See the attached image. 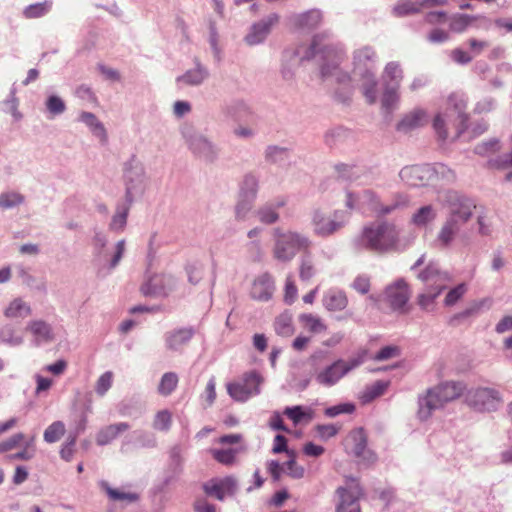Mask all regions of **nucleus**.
<instances>
[{"instance_id": "obj_1", "label": "nucleus", "mask_w": 512, "mask_h": 512, "mask_svg": "<svg viewBox=\"0 0 512 512\" xmlns=\"http://www.w3.org/2000/svg\"><path fill=\"white\" fill-rule=\"evenodd\" d=\"M360 243L376 253L396 251L400 246L399 229L394 223L387 221L370 223L363 228Z\"/></svg>"}, {"instance_id": "obj_2", "label": "nucleus", "mask_w": 512, "mask_h": 512, "mask_svg": "<svg viewBox=\"0 0 512 512\" xmlns=\"http://www.w3.org/2000/svg\"><path fill=\"white\" fill-rule=\"evenodd\" d=\"M464 389L465 387L462 383L453 381L444 382L429 389L426 395L419 399V418L426 420L430 417L433 410L460 397Z\"/></svg>"}, {"instance_id": "obj_3", "label": "nucleus", "mask_w": 512, "mask_h": 512, "mask_svg": "<svg viewBox=\"0 0 512 512\" xmlns=\"http://www.w3.org/2000/svg\"><path fill=\"white\" fill-rule=\"evenodd\" d=\"M419 278L426 284L428 290L418 296V305L424 310H432L437 297L451 282V277L448 272L441 271L437 265L429 264L419 274Z\"/></svg>"}, {"instance_id": "obj_4", "label": "nucleus", "mask_w": 512, "mask_h": 512, "mask_svg": "<svg viewBox=\"0 0 512 512\" xmlns=\"http://www.w3.org/2000/svg\"><path fill=\"white\" fill-rule=\"evenodd\" d=\"M448 107L444 113L438 114L433 120V128L441 140L448 138L446 124H450L455 129V137H459L467 127L468 116L465 113V103L463 101L454 102L453 97L449 98Z\"/></svg>"}, {"instance_id": "obj_5", "label": "nucleus", "mask_w": 512, "mask_h": 512, "mask_svg": "<svg viewBox=\"0 0 512 512\" xmlns=\"http://www.w3.org/2000/svg\"><path fill=\"white\" fill-rule=\"evenodd\" d=\"M348 220L349 213L344 210H335L330 214L316 210L312 218L313 231L320 237H329L344 228Z\"/></svg>"}, {"instance_id": "obj_6", "label": "nucleus", "mask_w": 512, "mask_h": 512, "mask_svg": "<svg viewBox=\"0 0 512 512\" xmlns=\"http://www.w3.org/2000/svg\"><path fill=\"white\" fill-rule=\"evenodd\" d=\"M335 493L338 498L335 512H362L359 500L363 496V489L357 479L348 478Z\"/></svg>"}, {"instance_id": "obj_7", "label": "nucleus", "mask_w": 512, "mask_h": 512, "mask_svg": "<svg viewBox=\"0 0 512 512\" xmlns=\"http://www.w3.org/2000/svg\"><path fill=\"white\" fill-rule=\"evenodd\" d=\"M310 246L308 238L295 233L286 232L277 234L274 256L281 261L291 260L298 251Z\"/></svg>"}, {"instance_id": "obj_8", "label": "nucleus", "mask_w": 512, "mask_h": 512, "mask_svg": "<svg viewBox=\"0 0 512 512\" xmlns=\"http://www.w3.org/2000/svg\"><path fill=\"white\" fill-rule=\"evenodd\" d=\"M264 379L255 370L243 374L241 381L228 383L226 388L228 394L236 401L244 402L251 396L260 393V385Z\"/></svg>"}, {"instance_id": "obj_9", "label": "nucleus", "mask_w": 512, "mask_h": 512, "mask_svg": "<svg viewBox=\"0 0 512 512\" xmlns=\"http://www.w3.org/2000/svg\"><path fill=\"white\" fill-rule=\"evenodd\" d=\"M445 166L438 165L435 168L430 166L405 167L400 172V177L410 186L426 185L434 173H444Z\"/></svg>"}, {"instance_id": "obj_10", "label": "nucleus", "mask_w": 512, "mask_h": 512, "mask_svg": "<svg viewBox=\"0 0 512 512\" xmlns=\"http://www.w3.org/2000/svg\"><path fill=\"white\" fill-rule=\"evenodd\" d=\"M202 488L207 496L222 501L225 497L234 495L236 491V480L232 476L212 478L205 482Z\"/></svg>"}, {"instance_id": "obj_11", "label": "nucleus", "mask_w": 512, "mask_h": 512, "mask_svg": "<svg viewBox=\"0 0 512 512\" xmlns=\"http://www.w3.org/2000/svg\"><path fill=\"white\" fill-rule=\"evenodd\" d=\"M258 190V181L255 176L249 174L244 177L240 191V199L236 206V214L238 217H244L252 208Z\"/></svg>"}, {"instance_id": "obj_12", "label": "nucleus", "mask_w": 512, "mask_h": 512, "mask_svg": "<svg viewBox=\"0 0 512 512\" xmlns=\"http://www.w3.org/2000/svg\"><path fill=\"white\" fill-rule=\"evenodd\" d=\"M409 298V287L403 280L396 281L385 290V301L392 310L404 312Z\"/></svg>"}, {"instance_id": "obj_13", "label": "nucleus", "mask_w": 512, "mask_h": 512, "mask_svg": "<svg viewBox=\"0 0 512 512\" xmlns=\"http://www.w3.org/2000/svg\"><path fill=\"white\" fill-rule=\"evenodd\" d=\"M322 53L324 54V59L327 62L323 64L321 67L322 76H336L337 81L339 82L350 81L349 75L341 73L338 70V66L342 59L341 51L337 50L334 47H325Z\"/></svg>"}, {"instance_id": "obj_14", "label": "nucleus", "mask_w": 512, "mask_h": 512, "mask_svg": "<svg viewBox=\"0 0 512 512\" xmlns=\"http://www.w3.org/2000/svg\"><path fill=\"white\" fill-rule=\"evenodd\" d=\"M475 208L476 205L471 199L457 195L456 193L449 196L450 218L465 223L471 218Z\"/></svg>"}, {"instance_id": "obj_15", "label": "nucleus", "mask_w": 512, "mask_h": 512, "mask_svg": "<svg viewBox=\"0 0 512 512\" xmlns=\"http://www.w3.org/2000/svg\"><path fill=\"white\" fill-rule=\"evenodd\" d=\"M353 365L343 360H338L325 368L316 375V381L323 386L330 387L335 385L345 374H347Z\"/></svg>"}, {"instance_id": "obj_16", "label": "nucleus", "mask_w": 512, "mask_h": 512, "mask_svg": "<svg viewBox=\"0 0 512 512\" xmlns=\"http://www.w3.org/2000/svg\"><path fill=\"white\" fill-rule=\"evenodd\" d=\"M498 400V392L488 388L471 390L466 396L467 403L477 410H490Z\"/></svg>"}, {"instance_id": "obj_17", "label": "nucleus", "mask_w": 512, "mask_h": 512, "mask_svg": "<svg viewBox=\"0 0 512 512\" xmlns=\"http://www.w3.org/2000/svg\"><path fill=\"white\" fill-rule=\"evenodd\" d=\"M279 15L276 13L270 14L262 21L252 26L251 32L245 37L249 45H256L261 43L270 33L271 28L279 22Z\"/></svg>"}, {"instance_id": "obj_18", "label": "nucleus", "mask_w": 512, "mask_h": 512, "mask_svg": "<svg viewBox=\"0 0 512 512\" xmlns=\"http://www.w3.org/2000/svg\"><path fill=\"white\" fill-rule=\"evenodd\" d=\"M429 121V117L423 109H414L410 113L406 114L402 120L397 124V130L400 132L407 133L416 128H420L426 125Z\"/></svg>"}, {"instance_id": "obj_19", "label": "nucleus", "mask_w": 512, "mask_h": 512, "mask_svg": "<svg viewBox=\"0 0 512 512\" xmlns=\"http://www.w3.org/2000/svg\"><path fill=\"white\" fill-rule=\"evenodd\" d=\"M273 291V279L269 274L265 273L253 282L251 296L256 300L266 301L271 298Z\"/></svg>"}, {"instance_id": "obj_20", "label": "nucleus", "mask_w": 512, "mask_h": 512, "mask_svg": "<svg viewBox=\"0 0 512 512\" xmlns=\"http://www.w3.org/2000/svg\"><path fill=\"white\" fill-rule=\"evenodd\" d=\"M322 303L330 312L343 311L348 306V297L342 290L330 289L324 294Z\"/></svg>"}, {"instance_id": "obj_21", "label": "nucleus", "mask_w": 512, "mask_h": 512, "mask_svg": "<svg viewBox=\"0 0 512 512\" xmlns=\"http://www.w3.org/2000/svg\"><path fill=\"white\" fill-rule=\"evenodd\" d=\"M194 335L192 328H182L166 335L167 347L171 350H180L183 346L187 345Z\"/></svg>"}, {"instance_id": "obj_22", "label": "nucleus", "mask_w": 512, "mask_h": 512, "mask_svg": "<svg viewBox=\"0 0 512 512\" xmlns=\"http://www.w3.org/2000/svg\"><path fill=\"white\" fill-rule=\"evenodd\" d=\"M129 429V425L127 423L121 422L116 424L108 425L102 428L96 436V443L100 446L107 445L111 441H113L117 436L125 432Z\"/></svg>"}, {"instance_id": "obj_23", "label": "nucleus", "mask_w": 512, "mask_h": 512, "mask_svg": "<svg viewBox=\"0 0 512 512\" xmlns=\"http://www.w3.org/2000/svg\"><path fill=\"white\" fill-rule=\"evenodd\" d=\"M460 226L454 218H449L441 227L437 241L442 247H447L459 232Z\"/></svg>"}, {"instance_id": "obj_24", "label": "nucleus", "mask_w": 512, "mask_h": 512, "mask_svg": "<svg viewBox=\"0 0 512 512\" xmlns=\"http://www.w3.org/2000/svg\"><path fill=\"white\" fill-rule=\"evenodd\" d=\"M27 330L33 334L37 342H48L53 339L52 328L45 321H31L27 326Z\"/></svg>"}, {"instance_id": "obj_25", "label": "nucleus", "mask_w": 512, "mask_h": 512, "mask_svg": "<svg viewBox=\"0 0 512 512\" xmlns=\"http://www.w3.org/2000/svg\"><path fill=\"white\" fill-rule=\"evenodd\" d=\"M31 307L21 298L12 300L4 310V315L10 319L25 318L31 315Z\"/></svg>"}, {"instance_id": "obj_26", "label": "nucleus", "mask_w": 512, "mask_h": 512, "mask_svg": "<svg viewBox=\"0 0 512 512\" xmlns=\"http://www.w3.org/2000/svg\"><path fill=\"white\" fill-rule=\"evenodd\" d=\"M510 151L504 155L490 159L488 162L489 167L498 170H510L505 176L507 181L512 180V134L509 138Z\"/></svg>"}, {"instance_id": "obj_27", "label": "nucleus", "mask_w": 512, "mask_h": 512, "mask_svg": "<svg viewBox=\"0 0 512 512\" xmlns=\"http://www.w3.org/2000/svg\"><path fill=\"white\" fill-rule=\"evenodd\" d=\"M437 213L432 205L420 207L411 217V223L417 227H425L436 219Z\"/></svg>"}, {"instance_id": "obj_28", "label": "nucleus", "mask_w": 512, "mask_h": 512, "mask_svg": "<svg viewBox=\"0 0 512 512\" xmlns=\"http://www.w3.org/2000/svg\"><path fill=\"white\" fill-rule=\"evenodd\" d=\"M322 21V14L319 10L313 9L295 17L294 24L298 28H316Z\"/></svg>"}, {"instance_id": "obj_29", "label": "nucleus", "mask_w": 512, "mask_h": 512, "mask_svg": "<svg viewBox=\"0 0 512 512\" xmlns=\"http://www.w3.org/2000/svg\"><path fill=\"white\" fill-rule=\"evenodd\" d=\"M80 120L84 122L92 131V133L97 136L102 143L107 142V132L103 124L97 119V117L90 112H83L80 115Z\"/></svg>"}, {"instance_id": "obj_30", "label": "nucleus", "mask_w": 512, "mask_h": 512, "mask_svg": "<svg viewBox=\"0 0 512 512\" xmlns=\"http://www.w3.org/2000/svg\"><path fill=\"white\" fill-rule=\"evenodd\" d=\"M298 320L302 327L311 333H321L326 331L327 326L323 320L312 313L300 314Z\"/></svg>"}, {"instance_id": "obj_31", "label": "nucleus", "mask_w": 512, "mask_h": 512, "mask_svg": "<svg viewBox=\"0 0 512 512\" xmlns=\"http://www.w3.org/2000/svg\"><path fill=\"white\" fill-rule=\"evenodd\" d=\"M165 276L155 275L148 282L141 286V292L145 296L166 295L167 291L164 287Z\"/></svg>"}, {"instance_id": "obj_32", "label": "nucleus", "mask_w": 512, "mask_h": 512, "mask_svg": "<svg viewBox=\"0 0 512 512\" xmlns=\"http://www.w3.org/2000/svg\"><path fill=\"white\" fill-rule=\"evenodd\" d=\"M349 441L352 443V452L355 456L361 457L364 455L367 446V436L363 428H357L350 432Z\"/></svg>"}, {"instance_id": "obj_33", "label": "nucleus", "mask_w": 512, "mask_h": 512, "mask_svg": "<svg viewBox=\"0 0 512 512\" xmlns=\"http://www.w3.org/2000/svg\"><path fill=\"white\" fill-rule=\"evenodd\" d=\"M99 485L112 501L134 502L138 499L137 494L114 489L106 481H101Z\"/></svg>"}, {"instance_id": "obj_34", "label": "nucleus", "mask_w": 512, "mask_h": 512, "mask_svg": "<svg viewBox=\"0 0 512 512\" xmlns=\"http://www.w3.org/2000/svg\"><path fill=\"white\" fill-rule=\"evenodd\" d=\"M179 382L178 376L174 372H166L160 379L158 385V393L162 396L170 395L177 387Z\"/></svg>"}, {"instance_id": "obj_35", "label": "nucleus", "mask_w": 512, "mask_h": 512, "mask_svg": "<svg viewBox=\"0 0 512 512\" xmlns=\"http://www.w3.org/2000/svg\"><path fill=\"white\" fill-rule=\"evenodd\" d=\"M238 453L239 449L236 448L210 450V454L212 455L213 459H215L218 463L226 466H230L235 463Z\"/></svg>"}, {"instance_id": "obj_36", "label": "nucleus", "mask_w": 512, "mask_h": 512, "mask_svg": "<svg viewBox=\"0 0 512 512\" xmlns=\"http://www.w3.org/2000/svg\"><path fill=\"white\" fill-rule=\"evenodd\" d=\"M34 437H32L26 444L23 449L17 453L9 454L6 456L7 461H29L34 458L36 454V446L34 444Z\"/></svg>"}, {"instance_id": "obj_37", "label": "nucleus", "mask_w": 512, "mask_h": 512, "mask_svg": "<svg viewBox=\"0 0 512 512\" xmlns=\"http://www.w3.org/2000/svg\"><path fill=\"white\" fill-rule=\"evenodd\" d=\"M275 331L278 335L289 337L294 333L292 317L288 314H281L274 323Z\"/></svg>"}, {"instance_id": "obj_38", "label": "nucleus", "mask_w": 512, "mask_h": 512, "mask_svg": "<svg viewBox=\"0 0 512 512\" xmlns=\"http://www.w3.org/2000/svg\"><path fill=\"white\" fill-rule=\"evenodd\" d=\"M66 428L62 421H55L44 431L43 438L47 443H55L65 434Z\"/></svg>"}, {"instance_id": "obj_39", "label": "nucleus", "mask_w": 512, "mask_h": 512, "mask_svg": "<svg viewBox=\"0 0 512 512\" xmlns=\"http://www.w3.org/2000/svg\"><path fill=\"white\" fill-rule=\"evenodd\" d=\"M419 11L420 5L418 3V0L416 2H412L410 0L401 1L393 7V14L396 17L413 15L418 13Z\"/></svg>"}, {"instance_id": "obj_40", "label": "nucleus", "mask_w": 512, "mask_h": 512, "mask_svg": "<svg viewBox=\"0 0 512 512\" xmlns=\"http://www.w3.org/2000/svg\"><path fill=\"white\" fill-rule=\"evenodd\" d=\"M284 415L291 419L294 424H298L303 420L308 422L312 419V412L304 410L301 406L287 407L284 410Z\"/></svg>"}, {"instance_id": "obj_41", "label": "nucleus", "mask_w": 512, "mask_h": 512, "mask_svg": "<svg viewBox=\"0 0 512 512\" xmlns=\"http://www.w3.org/2000/svg\"><path fill=\"white\" fill-rule=\"evenodd\" d=\"M206 76L207 72L200 66H197V68L187 71L183 76L179 77L177 81H183L188 85H198L203 82Z\"/></svg>"}, {"instance_id": "obj_42", "label": "nucleus", "mask_w": 512, "mask_h": 512, "mask_svg": "<svg viewBox=\"0 0 512 512\" xmlns=\"http://www.w3.org/2000/svg\"><path fill=\"white\" fill-rule=\"evenodd\" d=\"M335 170L338 174V178L347 181L357 180L360 177L361 172L360 168L347 164H338L335 166Z\"/></svg>"}, {"instance_id": "obj_43", "label": "nucleus", "mask_w": 512, "mask_h": 512, "mask_svg": "<svg viewBox=\"0 0 512 512\" xmlns=\"http://www.w3.org/2000/svg\"><path fill=\"white\" fill-rule=\"evenodd\" d=\"M24 197L17 192H5L0 195V207L2 209H9L21 204Z\"/></svg>"}, {"instance_id": "obj_44", "label": "nucleus", "mask_w": 512, "mask_h": 512, "mask_svg": "<svg viewBox=\"0 0 512 512\" xmlns=\"http://www.w3.org/2000/svg\"><path fill=\"white\" fill-rule=\"evenodd\" d=\"M50 7L51 3L48 1L32 4L25 9L24 15L26 18H39L48 13Z\"/></svg>"}, {"instance_id": "obj_45", "label": "nucleus", "mask_w": 512, "mask_h": 512, "mask_svg": "<svg viewBox=\"0 0 512 512\" xmlns=\"http://www.w3.org/2000/svg\"><path fill=\"white\" fill-rule=\"evenodd\" d=\"M398 87H391L387 88L382 96V107L387 111L390 112L393 110L398 103L399 96L397 93Z\"/></svg>"}, {"instance_id": "obj_46", "label": "nucleus", "mask_w": 512, "mask_h": 512, "mask_svg": "<svg viewBox=\"0 0 512 512\" xmlns=\"http://www.w3.org/2000/svg\"><path fill=\"white\" fill-rule=\"evenodd\" d=\"M172 423V414L168 410L159 411L154 419L153 427L156 430L168 431Z\"/></svg>"}, {"instance_id": "obj_47", "label": "nucleus", "mask_w": 512, "mask_h": 512, "mask_svg": "<svg viewBox=\"0 0 512 512\" xmlns=\"http://www.w3.org/2000/svg\"><path fill=\"white\" fill-rule=\"evenodd\" d=\"M113 372L107 371L103 373L96 381L95 391L99 396H104L111 388L113 383Z\"/></svg>"}, {"instance_id": "obj_48", "label": "nucleus", "mask_w": 512, "mask_h": 512, "mask_svg": "<svg viewBox=\"0 0 512 512\" xmlns=\"http://www.w3.org/2000/svg\"><path fill=\"white\" fill-rule=\"evenodd\" d=\"M387 387H388V383L383 382V381H377L374 384H372L371 386L366 388V390L363 394V398L365 399V401H371V400L383 395L384 392L386 391Z\"/></svg>"}, {"instance_id": "obj_49", "label": "nucleus", "mask_w": 512, "mask_h": 512, "mask_svg": "<svg viewBox=\"0 0 512 512\" xmlns=\"http://www.w3.org/2000/svg\"><path fill=\"white\" fill-rule=\"evenodd\" d=\"M467 287L465 284H459L458 286L451 289L445 296L444 303L446 306L454 305L458 300H460L463 295L466 293Z\"/></svg>"}, {"instance_id": "obj_50", "label": "nucleus", "mask_w": 512, "mask_h": 512, "mask_svg": "<svg viewBox=\"0 0 512 512\" xmlns=\"http://www.w3.org/2000/svg\"><path fill=\"white\" fill-rule=\"evenodd\" d=\"M24 440L23 433H17L0 442V454L9 452L17 448L20 443Z\"/></svg>"}, {"instance_id": "obj_51", "label": "nucleus", "mask_w": 512, "mask_h": 512, "mask_svg": "<svg viewBox=\"0 0 512 512\" xmlns=\"http://www.w3.org/2000/svg\"><path fill=\"white\" fill-rule=\"evenodd\" d=\"M47 110L53 115H59L66 109L64 101L55 95L50 96L46 101Z\"/></svg>"}, {"instance_id": "obj_52", "label": "nucleus", "mask_w": 512, "mask_h": 512, "mask_svg": "<svg viewBox=\"0 0 512 512\" xmlns=\"http://www.w3.org/2000/svg\"><path fill=\"white\" fill-rule=\"evenodd\" d=\"M351 287L360 294H367L371 289V280L369 276L359 275L351 284Z\"/></svg>"}, {"instance_id": "obj_53", "label": "nucleus", "mask_w": 512, "mask_h": 512, "mask_svg": "<svg viewBox=\"0 0 512 512\" xmlns=\"http://www.w3.org/2000/svg\"><path fill=\"white\" fill-rule=\"evenodd\" d=\"M259 220L265 224H272L275 223L279 215L276 212L275 208L271 206H265L258 210L257 212Z\"/></svg>"}, {"instance_id": "obj_54", "label": "nucleus", "mask_w": 512, "mask_h": 512, "mask_svg": "<svg viewBox=\"0 0 512 512\" xmlns=\"http://www.w3.org/2000/svg\"><path fill=\"white\" fill-rule=\"evenodd\" d=\"M76 435L70 436L68 440L62 445L60 456L63 460L69 462L72 460L75 453Z\"/></svg>"}, {"instance_id": "obj_55", "label": "nucleus", "mask_w": 512, "mask_h": 512, "mask_svg": "<svg viewBox=\"0 0 512 512\" xmlns=\"http://www.w3.org/2000/svg\"><path fill=\"white\" fill-rule=\"evenodd\" d=\"M500 149V142L498 139H491L486 142L478 144L475 148V152L480 155H486L490 152H496Z\"/></svg>"}, {"instance_id": "obj_56", "label": "nucleus", "mask_w": 512, "mask_h": 512, "mask_svg": "<svg viewBox=\"0 0 512 512\" xmlns=\"http://www.w3.org/2000/svg\"><path fill=\"white\" fill-rule=\"evenodd\" d=\"M473 19H474L473 17H470L468 15H460L453 19V21L451 23V29L455 32L461 33L468 26L471 25Z\"/></svg>"}, {"instance_id": "obj_57", "label": "nucleus", "mask_w": 512, "mask_h": 512, "mask_svg": "<svg viewBox=\"0 0 512 512\" xmlns=\"http://www.w3.org/2000/svg\"><path fill=\"white\" fill-rule=\"evenodd\" d=\"M202 397L204 398L206 405L211 406L216 399V382L215 378L211 377L209 381L207 382V385L205 387L204 393L202 394Z\"/></svg>"}, {"instance_id": "obj_58", "label": "nucleus", "mask_w": 512, "mask_h": 512, "mask_svg": "<svg viewBox=\"0 0 512 512\" xmlns=\"http://www.w3.org/2000/svg\"><path fill=\"white\" fill-rule=\"evenodd\" d=\"M285 471L290 477L294 479L303 478L305 473L304 468L298 465L294 459H291L285 463Z\"/></svg>"}, {"instance_id": "obj_59", "label": "nucleus", "mask_w": 512, "mask_h": 512, "mask_svg": "<svg viewBox=\"0 0 512 512\" xmlns=\"http://www.w3.org/2000/svg\"><path fill=\"white\" fill-rule=\"evenodd\" d=\"M297 287L292 277L288 276L285 283L284 300L287 304H292L297 298Z\"/></svg>"}, {"instance_id": "obj_60", "label": "nucleus", "mask_w": 512, "mask_h": 512, "mask_svg": "<svg viewBox=\"0 0 512 512\" xmlns=\"http://www.w3.org/2000/svg\"><path fill=\"white\" fill-rule=\"evenodd\" d=\"M363 94L368 103L373 104L376 101V81L373 77H369L364 83Z\"/></svg>"}, {"instance_id": "obj_61", "label": "nucleus", "mask_w": 512, "mask_h": 512, "mask_svg": "<svg viewBox=\"0 0 512 512\" xmlns=\"http://www.w3.org/2000/svg\"><path fill=\"white\" fill-rule=\"evenodd\" d=\"M399 354L400 350L397 346H386L378 351V353L375 355V359L379 361L387 360L397 357Z\"/></svg>"}, {"instance_id": "obj_62", "label": "nucleus", "mask_w": 512, "mask_h": 512, "mask_svg": "<svg viewBox=\"0 0 512 512\" xmlns=\"http://www.w3.org/2000/svg\"><path fill=\"white\" fill-rule=\"evenodd\" d=\"M354 410L355 406L353 404H340L337 406L327 408L325 414L329 417H335L343 413H352Z\"/></svg>"}, {"instance_id": "obj_63", "label": "nucleus", "mask_w": 512, "mask_h": 512, "mask_svg": "<svg viewBox=\"0 0 512 512\" xmlns=\"http://www.w3.org/2000/svg\"><path fill=\"white\" fill-rule=\"evenodd\" d=\"M128 216V209H125L121 213H116L110 223V229L112 230H123Z\"/></svg>"}, {"instance_id": "obj_64", "label": "nucleus", "mask_w": 512, "mask_h": 512, "mask_svg": "<svg viewBox=\"0 0 512 512\" xmlns=\"http://www.w3.org/2000/svg\"><path fill=\"white\" fill-rule=\"evenodd\" d=\"M375 56V51L372 48L364 47L357 50L354 54V60L356 63L361 64L365 61L372 60Z\"/></svg>"}]
</instances>
